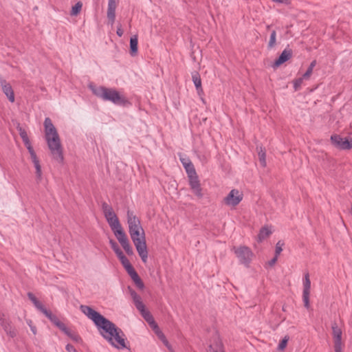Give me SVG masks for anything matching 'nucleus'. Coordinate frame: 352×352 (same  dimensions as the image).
I'll use <instances>...</instances> for the list:
<instances>
[{"mask_svg":"<svg viewBox=\"0 0 352 352\" xmlns=\"http://www.w3.org/2000/svg\"><path fill=\"white\" fill-rule=\"evenodd\" d=\"M129 290L137 309L140 311L144 308L145 306L142 301L141 297L130 287H129Z\"/></svg>","mask_w":352,"mask_h":352,"instance_id":"f3484780","label":"nucleus"},{"mask_svg":"<svg viewBox=\"0 0 352 352\" xmlns=\"http://www.w3.org/2000/svg\"><path fill=\"white\" fill-rule=\"evenodd\" d=\"M27 324H28L30 328L31 327V326H33L32 321L31 320H27Z\"/></svg>","mask_w":352,"mask_h":352,"instance_id":"8fccbe9b","label":"nucleus"},{"mask_svg":"<svg viewBox=\"0 0 352 352\" xmlns=\"http://www.w3.org/2000/svg\"><path fill=\"white\" fill-rule=\"evenodd\" d=\"M67 352H77L75 348L72 344H67L65 346Z\"/></svg>","mask_w":352,"mask_h":352,"instance_id":"79ce46f5","label":"nucleus"},{"mask_svg":"<svg viewBox=\"0 0 352 352\" xmlns=\"http://www.w3.org/2000/svg\"><path fill=\"white\" fill-rule=\"evenodd\" d=\"M335 352H342V346H334Z\"/></svg>","mask_w":352,"mask_h":352,"instance_id":"49530a36","label":"nucleus"},{"mask_svg":"<svg viewBox=\"0 0 352 352\" xmlns=\"http://www.w3.org/2000/svg\"><path fill=\"white\" fill-rule=\"evenodd\" d=\"M35 168V175L37 182H40L43 179V172L41 164L34 166Z\"/></svg>","mask_w":352,"mask_h":352,"instance_id":"2f4dec72","label":"nucleus"},{"mask_svg":"<svg viewBox=\"0 0 352 352\" xmlns=\"http://www.w3.org/2000/svg\"><path fill=\"white\" fill-rule=\"evenodd\" d=\"M82 3L81 2L76 3L72 8L71 10V15L76 16L78 14L82 9Z\"/></svg>","mask_w":352,"mask_h":352,"instance_id":"473e14b6","label":"nucleus"},{"mask_svg":"<svg viewBox=\"0 0 352 352\" xmlns=\"http://www.w3.org/2000/svg\"><path fill=\"white\" fill-rule=\"evenodd\" d=\"M257 150L260 164L262 166L265 167L266 166L265 151L262 147L257 148Z\"/></svg>","mask_w":352,"mask_h":352,"instance_id":"c85d7f7f","label":"nucleus"},{"mask_svg":"<svg viewBox=\"0 0 352 352\" xmlns=\"http://www.w3.org/2000/svg\"><path fill=\"white\" fill-rule=\"evenodd\" d=\"M109 243H110L111 248L113 249V250L115 252L116 254L117 255V256L123 253L115 241L111 239L109 241Z\"/></svg>","mask_w":352,"mask_h":352,"instance_id":"f704fd0d","label":"nucleus"},{"mask_svg":"<svg viewBox=\"0 0 352 352\" xmlns=\"http://www.w3.org/2000/svg\"><path fill=\"white\" fill-rule=\"evenodd\" d=\"M129 234L142 262L146 263L148 260V250L144 229L142 230L129 232Z\"/></svg>","mask_w":352,"mask_h":352,"instance_id":"20e7f679","label":"nucleus"},{"mask_svg":"<svg viewBox=\"0 0 352 352\" xmlns=\"http://www.w3.org/2000/svg\"><path fill=\"white\" fill-rule=\"evenodd\" d=\"M184 168L188 175V177L197 174L195 169L194 168V166L192 163L190 164H186V166L184 167Z\"/></svg>","mask_w":352,"mask_h":352,"instance_id":"c9c22d12","label":"nucleus"},{"mask_svg":"<svg viewBox=\"0 0 352 352\" xmlns=\"http://www.w3.org/2000/svg\"><path fill=\"white\" fill-rule=\"evenodd\" d=\"M289 340V336H286L284 337V338L280 342L278 346V349L280 351H283L287 344Z\"/></svg>","mask_w":352,"mask_h":352,"instance_id":"58836bf2","label":"nucleus"},{"mask_svg":"<svg viewBox=\"0 0 352 352\" xmlns=\"http://www.w3.org/2000/svg\"><path fill=\"white\" fill-rule=\"evenodd\" d=\"M311 290V280L308 273L305 274L303 278L302 300L306 308H309V294Z\"/></svg>","mask_w":352,"mask_h":352,"instance_id":"9d476101","label":"nucleus"},{"mask_svg":"<svg viewBox=\"0 0 352 352\" xmlns=\"http://www.w3.org/2000/svg\"><path fill=\"white\" fill-rule=\"evenodd\" d=\"M142 316L148 323L158 338L162 342L164 346L168 349L169 352H174L172 346L168 342L163 332L160 330L157 323L155 322L153 317L149 311H146L145 307L139 311Z\"/></svg>","mask_w":352,"mask_h":352,"instance_id":"39448f33","label":"nucleus"},{"mask_svg":"<svg viewBox=\"0 0 352 352\" xmlns=\"http://www.w3.org/2000/svg\"><path fill=\"white\" fill-rule=\"evenodd\" d=\"M277 258H278V256L275 255V256L271 261H269V263H268L269 265L270 266L274 265L276 263V262L277 261Z\"/></svg>","mask_w":352,"mask_h":352,"instance_id":"a18cd8bd","label":"nucleus"},{"mask_svg":"<svg viewBox=\"0 0 352 352\" xmlns=\"http://www.w3.org/2000/svg\"><path fill=\"white\" fill-rule=\"evenodd\" d=\"M116 237L125 233L118 217L107 220Z\"/></svg>","mask_w":352,"mask_h":352,"instance_id":"f8f14e48","label":"nucleus"},{"mask_svg":"<svg viewBox=\"0 0 352 352\" xmlns=\"http://www.w3.org/2000/svg\"><path fill=\"white\" fill-rule=\"evenodd\" d=\"M232 250L241 264L244 265L245 267L250 266L254 254L249 248L241 245L239 247H234Z\"/></svg>","mask_w":352,"mask_h":352,"instance_id":"423d86ee","label":"nucleus"},{"mask_svg":"<svg viewBox=\"0 0 352 352\" xmlns=\"http://www.w3.org/2000/svg\"><path fill=\"white\" fill-rule=\"evenodd\" d=\"M1 90L3 92V94H5V96H6V98H8V100L10 102H12V103L14 102V101H15L14 92L12 87H11V85L10 84H8V83L5 84L3 86H2Z\"/></svg>","mask_w":352,"mask_h":352,"instance_id":"a211bd4d","label":"nucleus"},{"mask_svg":"<svg viewBox=\"0 0 352 352\" xmlns=\"http://www.w3.org/2000/svg\"><path fill=\"white\" fill-rule=\"evenodd\" d=\"M28 298L29 299L33 302L34 306L41 311L43 314H44L46 316H48V314L50 312L48 310H47L42 303L37 300V298L31 293L28 294Z\"/></svg>","mask_w":352,"mask_h":352,"instance_id":"6ab92c4d","label":"nucleus"},{"mask_svg":"<svg viewBox=\"0 0 352 352\" xmlns=\"http://www.w3.org/2000/svg\"><path fill=\"white\" fill-rule=\"evenodd\" d=\"M63 332H64L66 335L69 333V332L71 331L69 329H68L66 325L61 329Z\"/></svg>","mask_w":352,"mask_h":352,"instance_id":"de8ad7c7","label":"nucleus"},{"mask_svg":"<svg viewBox=\"0 0 352 352\" xmlns=\"http://www.w3.org/2000/svg\"><path fill=\"white\" fill-rule=\"evenodd\" d=\"M28 151V152L30 153V160H31V162H32L34 166L41 164L40 163V160H39L38 157H37V155L36 154V152L34 151V148H32L29 149Z\"/></svg>","mask_w":352,"mask_h":352,"instance_id":"7c9ffc66","label":"nucleus"},{"mask_svg":"<svg viewBox=\"0 0 352 352\" xmlns=\"http://www.w3.org/2000/svg\"><path fill=\"white\" fill-rule=\"evenodd\" d=\"M207 352H224L221 342L218 338H215L214 342L209 344Z\"/></svg>","mask_w":352,"mask_h":352,"instance_id":"412c9836","label":"nucleus"},{"mask_svg":"<svg viewBox=\"0 0 352 352\" xmlns=\"http://www.w3.org/2000/svg\"><path fill=\"white\" fill-rule=\"evenodd\" d=\"M118 258L120 261L122 265H123V267H124L128 274L134 270L129 261L123 253L118 256Z\"/></svg>","mask_w":352,"mask_h":352,"instance_id":"5701e85b","label":"nucleus"},{"mask_svg":"<svg viewBox=\"0 0 352 352\" xmlns=\"http://www.w3.org/2000/svg\"><path fill=\"white\" fill-rule=\"evenodd\" d=\"M80 310L94 323L100 334L111 345L118 349L126 347L123 332L112 322L89 306L80 305Z\"/></svg>","mask_w":352,"mask_h":352,"instance_id":"f257e3e1","label":"nucleus"},{"mask_svg":"<svg viewBox=\"0 0 352 352\" xmlns=\"http://www.w3.org/2000/svg\"><path fill=\"white\" fill-rule=\"evenodd\" d=\"M333 337L334 340V346H342V330L336 324L332 326Z\"/></svg>","mask_w":352,"mask_h":352,"instance_id":"dca6fc26","label":"nucleus"},{"mask_svg":"<svg viewBox=\"0 0 352 352\" xmlns=\"http://www.w3.org/2000/svg\"><path fill=\"white\" fill-rule=\"evenodd\" d=\"M276 33L274 30H273L270 35V38L268 43V47L270 48H272L276 45Z\"/></svg>","mask_w":352,"mask_h":352,"instance_id":"e433bc0d","label":"nucleus"},{"mask_svg":"<svg viewBox=\"0 0 352 352\" xmlns=\"http://www.w3.org/2000/svg\"><path fill=\"white\" fill-rule=\"evenodd\" d=\"M45 137L52 157L58 163L63 161V147L60 139L52 120L46 118L44 121Z\"/></svg>","mask_w":352,"mask_h":352,"instance_id":"f03ea898","label":"nucleus"},{"mask_svg":"<svg viewBox=\"0 0 352 352\" xmlns=\"http://www.w3.org/2000/svg\"><path fill=\"white\" fill-rule=\"evenodd\" d=\"M129 276H131V279L135 284V285L140 289H143L144 287V285L141 280V278L139 277L138 273L135 272V270H133L130 273H129Z\"/></svg>","mask_w":352,"mask_h":352,"instance_id":"b1692460","label":"nucleus"},{"mask_svg":"<svg viewBox=\"0 0 352 352\" xmlns=\"http://www.w3.org/2000/svg\"><path fill=\"white\" fill-rule=\"evenodd\" d=\"M30 329H31V331H32V332L33 333L34 335L36 334V327L34 325L31 326Z\"/></svg>","mask_w":352,"mask_h":352,"instance_id":"09e8293b","label":"nucleus"},{"mask_svg":"<svg viewBox=\"0 0 352 352\" xmlns=\"http://www.w3.org/2000/svg\"><path fill=\"white\" fill-rule=\"evenodd\" d=\"M8 333H10L11 337H14L16 334L14 330L10 331Z\"/></svg>","mask_w":352,"mask_h":352,"instance_id":"3c124183","label":"nucleus"},{"mask_svg":"<svg viewBox=\"0 0 352 352\" xmlns=\"http://www.w3.org/2000/svg\"><path fill=\"white\" fill-rule=\"evenodd\" d=\"M316 65V60H313L310 63L307 70L303 74V78H305V80H309L310 78V77L313 73L314 68Z\"/></svg>","mask_w":352,"mask_h":352,"instance_id":"c756f323","label":"nucleus"},{"mask_svg":"<svg viewBox=\"0 0 352 352\" xmlns=\"http://www.w3.org/2000/svg\"><path fill=\"white\" fill-rule=\"evenodd\" d=\"M304 80H305V78H303V76H302V77L298 78L294 81V87L295 91L300 89L301 85Z\"/></svg>","mask_w":352,"mask_h":352,"instance_id":"ea45409f","label":"nucleus"},{"mask_svg":"<svg viewBox=\"0 0 352 352\" xmlns=\"http://www.w3.org/2000/svg\"><path fill=\"white\" fill-rule=\"evenodd\" d=\"M181 162L183 164L184 167H185L186 164H190L192 163L188 159L185 158L181 159Z\"/></svg>","mask_w":352,"mask_h":352,"instance_id":"c03bdc74","label":"nucleus"},{"mask_svg":"<svg viewBox=\"0 0 352 352\" xmlns=\"http://www.w3.org/2000/svg\"><path fill=\"white\" fill-rule=\"evenodd\" d=\"M332 144L340 149H350L352 148V138H343L338 135L331 137Z\"/></svg>","mask_w":352,"mask_h":352,"instance_id":"6e6552de","label":"nucleus"},{"mask_svg":"<svg viewBox=\"0 0 352 352\" xmlns=\"http://www.w3.org/2000/svg\"><path fill=\"white\" fill-rule=\"evenodd\" d=\"M47 317L60 330L65 326L63 322H62L56 316L52 315L51 312L48 314Z\"/></svg>","mask_w":352,"mask_h":352,"instance_id":"bb28decb","label":"nucleus"},{"mask_svg":"<svg viewBox=\"0 0 352 352\" xmlns=\"http://www.w3.org/2000/svg\"><path fill=\"white\" fill-rule=\"evenodd\" d=\"M207 352H224L221 342L218 338H215L214 342L209 344Z\"/></svg>","mask_w":352,"mask_h":352,"instance_id":"4be33fe9","label":"nucleus"},{"mask_svg":"<svg viewBox=\"0 0 352 352\" xmlns=\"http://www.w3.org/2000/svg\"><path fill=\"white\" fill-rule=\"evenodd\" d=\"M116 33H117L118 36H120V37H121V36L123 35V34H124V31H123V30L122 29L121 25H119V26L118 27V29H117V32H116Z\"/></svg>","mask_w":352,"mask_h":352,"instance_id":"37998d69","label":"nucleus"},{"mask_svg":"<svg viewBox=\"0 0 352 352\" xmlns=\"http://www.w3.org/2000/svg\"><path fill=\"white\" fill-rule=\"evenodd\" d=\"M243 197V195L241 191L232 189L223 199V202L228 206L235 207L242 201Z\"/></svg>","mask_w":352,"mask_h":352,"instance_id":"0eeeda50","label":"nucleus"},{"mask_svg":"<svg viewBox=\"0 0 352 352\" xmlns=\"http://www.w3.org/2000/svg\"><path fill=\"white\" fill-rule=\"evenodd\" d=\"M67 336H68L71 339H72L74 341L76 342H82V338H80V336L77 333L73 332L72 331H70Z\"/></svg>","mask_w":352,"mask_h":352,"instance_id":"4c0bfd02","label":"nucleus"},{"mask_svg":"<svg viewBox=\"0 0 352 352\" xmlns=\"http://www.w3.org/2000/svg\"><path fill=\"white\" fill-rule=\"evenodd\" d=\"M17 129L26 148L28 150L32 148L33 147L31 144L30 140L25 130L21 126H18Z\"/></svg>","mask_w":352,"mask_h":352,"instance_id":"aec40b11","label":"nucleus"},{"mask_svg":"<svg viewBox=\"0 0 352 352\" xmlns=\"http://www.w3.org/2000/svg\"><path fill=\"white\" fill-rule=\"evenodd\" d=\"M190 186L196 196L202 197L201 188L197 175L188 177Z\"/></svg>","mask_w":352,"mask_h":352,"instance_id":"ddd939ff","label":"nucleus"},{"mask_svg":"<svg viewBox=\"0 0 352 352\" xmlns=\"http://www.w3.org/2000/svg\"><path fill=\"white\" fill-rule=\"evenodd\" d=\"M283 243L281 241H278L276 245L275 254L278 256L283 250Z\"/></svg>","mask_w":352,"mask_h":352,"instance_id":"a19ab883","label":"nucleus"},{"mask_svg":"<svg viewBox=\"0 0 352 352\" xmlns=\"http://www.w3.org/2000/svg\"><path fill=\"white\" fill-rule=\"evenodd\" d=\"M192 80L197 90L201 91V80L197 74L192 75Z\"/></svg>","mask_w":352,"mask_h":352,"instance_id":"72a5a7b5","label":"nucleus"},{"mask_svg":"<svg viewBox=\"0 0 352 352\" xmlns=\"http://www.w3.org/2000/svg\"><path fill=\"white\" fill-rule=\"evenodd\" d=\"M118 0H108L107 17L111 25H113L116 20V10L118 6Z\"/></svg>","mask_w":352,"mask_h":352,"instance_id":"9b49d317","label":"nucleus"},{"mask_svg":"<svg viewBox=\"0 0 352 352\" xmlns=\"http://www.w3.org/2000/svg\"><path fill=\"white\" fill-rule=\"evenodd\" d=\"M102 210L104 212V215L105 217L106 220H108L111 218H114L117 217L116 213L114 212L113 208L107 205V204H104L102 206Z\"/></svg>","mask_w":352,"mask_h":352,"instance_id":"393cba45","label":"nucleus"},{"mask_svg":"<svg viewBox=\"0 0 352 352\" xmlns=\"http://www.w3.org/2000/svg\"><path fill=\"white\" fill-rule=\"evenodd\" d=\"M127 223L129 226V232L138 231L143 230L140 220L139 218L131 210H128L126 213Z\"/></svg>","mask_w":352,"mask_h":352,"instance_id":"1a4fd4ad","label":"nucleus"},{"mask_svg":"<svg viewBox=\"0 0 352 352\" xmlns=\"http://www.w3.org/2000/svg\"><path fill=\"white\" fill-rule=\"evenodd\" d=\"M89 88L97 97L105 101H110L117 105H130V102L116 89L107 88L103 86H96L93 84L89 85Z\"/></svg>","mask_w":352,"mask_h":352,"instance_id":"7ed1b4c3","label":"nucleus"},{"mask_svg":"<svg viewBox=\"0 0 352 352\" xmlns=\"http://www.w3.org/2000/svg\"><path fill=\"white\" fill-rule=\"evenodd\" d=\"M124 251L127 254L131 255L133 253V248L129 243V241L126 233H124L116 237Z\"/></svg>","mask_w":352,"mask_h":352,"instance_id":"4468645a","label":"nucleus"},{"mask_svg":"<svg viewBox=\"0 0 352 352\" xmlns=\"http://www.w3.org/2000/svg\"><path fill=\"white\" fill-rule=\"evenodd\" d=\"M272 233L271 230L267 227H263L261 229L260 232L258 235V240L262 241Z\"/></svg>","mask_w":352,"mask_h":352,"instance_id":"cd10ccee","label":"nucleus"},{"mask_svg":"<svg viewBox=\"0 0 352 352\" xmlns=\"http://www.w3.org/2000/svg\"><path fill=\"white\" fill-rule=\"evenodd\" d=\"M138 37L137 36H134L130 39V51L131 54L134 56L138 52Z\"/></svg>","mask_w":352,"mask_h":352,"instance_id":"a878e982","label":"nucleus"},{"mask_svg":"<svg viewBox=\"0 0 352 352\" xmlns=\"http://www.w3.org/2000/svg\"><path fill=\"white\" fill-rule=\"evenodd\" d=\"M292 57V50L285 49L284 50L279 57L274 61L273 67L276 68L281 65L283 63L288 60Z\"/></svg>","mask_w":352,"mask_h":352,"instance_id":"2eb2a0df","label":"nucleus"}]
</instances>
